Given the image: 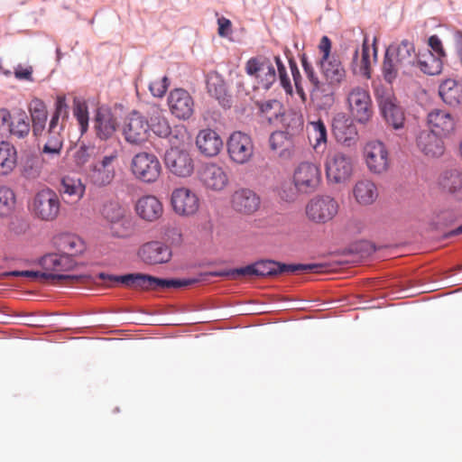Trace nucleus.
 <instances>
[{"instance_id":"obj_20","label":"nucleus","mask_w":462,"mask_h":462,"mask_svg":"<svg viewBox=\"0 0 462 462\" xmlns=\"http://www.w3.org/2000/svg\"><path fill=\"white\" fill-rule=\"evenodd\" d=\"M442 138V136H439L434 132L422 130L416 136V147L426 158H439L446 151V146Z\"/></svg>"},{"instance_id":"obj_42","label":"nucleus","mask_w":462,"mask_h":462,"mask_svg":"<svg viewBox=\"0 0 462 462\" xmlns=\"http://www.w3.org/2000/svg\"><path fill=\"white\" fill-rule=\"evenodd\" d=\"M61 187L66 201L69 203L78 202L85 193V186L79 179L64 177L61 180Z\"/></svg>"},{"instance_id":"obj_2","label":"nucleus","mask_w":462,"mask_h":462,"mask_svg":"<svg viewBox=\"0 0 462 462\" xmlns=\"http://www.w3.org/2000/svg\"><path fill=\"white\" fill-rule=\"evenodd\" d=\"M332 43L328 36H323L319 43V51L321 54L318 66L324 79L323 84H327V96L332 100L333 90L338 88L346 79V71L341 60L331 54Z\"/></svg>"},{"instance_id":"obj_34","label":"nucleus","mask_w":462,"mask_h":462,"mask_svg":"<svg viewBox=\"0 0 462 462\" xmlns=\"http://www.w3.org/2000/svg\"><path fill=\"white\" fill-rule=\"evenodd\" d=\"M353 195L357 203L367 206L373 204L378 198V189L374 182L368 179H362L356 182Z\"/></svg>"},{"instance_id":"obj_9","label":"nucleus","mask_w":462,"mask_h":462,"mask_svg":"<svg viewBox=\"0 0 462 462\" xmlns=\"http://www.w3.org/2000/svg\"><path fill=\"white\" fill-rule=\"evenodd\" d=\"M30 208L35 217L42 221L51 222L59 216L60 201L52 189H44L35 194Z\"/></svg>"},{"instance_id":"obj_39","label":"nucleus","mask_w":462,"mask_h":462,"mask_svg":"<svg viewBox=\"0 0 462 462\" xmlns=\"http://www.w3.org/2000/svg\"><path fill=\"white\" fill-rule=\"evenodd\" d=\"M301 65L311 85L310 96L312 99H318L320 97L327 96V84H323V81L319 80L314 68L310 62H309L305 55L301 57Z\"/></svg>"},{"instance_id":"obj_53","label":"nucleus","mask_w":462,"mask_h":462,"mask_svg":"<svg viewBox=\"0 0 462 462\" xmlns=\"http://www.w3.org/2000/svg\"><path fill=\"white\" fill-rule=\"evenodd\" d=\"M274 61L277 66L278 76L282 87L284 88L287 94L292 95V85L291 83V79L287 73L285 65L278 56L274 57Z\"/></svg>"},{"instance_id":"obj_43","label":"nucleus","mask_w":462,"mask_h":462,"mask_svg":"<svg viewBox=\"0 0 462 462\" xmlns=\"http://www.w3.org/2000/svg\"><path fill=\"white\" fill-rule=\"evenodd\" d=\"M8 128L11 135L15 138L23 139L28 136L31 127L26 113L19 110L14 114Z\"/></svg>"},{"instance_id":"obj_8","label":"nucleus","mask_w":462,"mask_h":462,"mask_svg":"<svg viewBox=\"0 0 462 462\" xmlns=\"http://www.w3.org/2000/svg\"><path fill=\"white\" fill-rule=\"evenodd\" d=\"M325 171L329 182L346 183L354 173L352 156L340 151L328 152L325 160Z\"/></svg>"},{"instance_id":"obj_19","label":"nucleus","mask_w":462,"mask_h":462,"mask_svg":"<svg viewBox=\"0 0 462 462\" xmlns=\"http://www.w3.org/2000/svg\"><path fill=\"white\" fill-rule=\"evenodd\" d=\"M337 201L329 197L315 198L307 205L306 213L315 223H326L337 213Z\"/></svg>"},{"instance_id":"obj_60","label":"nucleus","mask_w":462,"mask_h":462,"mask_svg":"<svg viewBox=\"0 0 462 462\" xmlns=\"http://www.w3.org/2000/svg\"><path fill=\"white\" fill-rule=\"evenodd\" d=\"M218 23V34L220 36H226L231 31V22L225 18L221 17L217 20Z\"/></svg>"},{"instance_id":"obj_21","label":"nucleus","mask_w":462,"mask_h":462,"mask_svg":"<svg viewBox=\"0 0 462 462\" xmlns=\"http://www.w3.org/2000/svg\"><path fill=\"white\" fill-rule=\"evenodd\" d=\"M137 255L145 264L157 265L170 262L172 253L168 245L159 241H151L139 247Z\"/></svg>"},{"instance_id":"obj_4","label":"nucleus","mask_w":462,"mask_h":462,"mask_svg":"<svg viewBox=\"0 0 462 462\" xmlns=\"http://www.w3.org/2000/svg\"><path fill=\"white\" fill-rule=\"evenodd\" d=\"M68 106L64 96H59L55 104V111L49 123V127L46 132V143H44L42 153L48 154L51 157H59L63 147V136L61 132L64 125L60 122L68 117Z\"/></svg>"},{"instance_id":"obj_23","label":"nucleus","mask_w":462,"mask_h":462,"mask_svg":"<svg viewBox=\"0 0 462 462\" xmlns=\"http://www.w3.org/2000/svg\"><path fill=\"white\" fill-rule=\"evenodd\" d=\"M171 113L179 119L187 120L194 112V101L189 93L183 88H175L168 97Z\"/></svg>"},{"instance_id":"obj_22","label":"nucleus","mask_w":462,"mask_h":462,"mask_svg":"<svg viewBox=\"0 0 462 462\" xmlns=\"http://www.w3.org/2000/svg\"><path fill=\"white\" fill-rule=\"evenodd\" d=\"M118 155V150H114L111 153L105 155L99 163L92 166L88 178L94 185L103 187L112 182L115 178L112 163L117 160Z\"/></svg>"},{"instance_id":"obj_26","label":"nucleus","mask_w":462,"mask_h":462,"mask_svg":"<svg viewBox=\"0 0 462 462\" xmlns=\"http://www.w3.org/2000/svg\"><path fill=\"white\" fill-rule=\"evenodd\" d=\"M118 127L116 117L106 107H99L97 110L94 129L97 136L101 140L111 138Z\"/></svg>"},{"instance_id":"obj_28","label":"nucleus","mask_w":462,"mask_h":462,"mask_svg":"<svg viewBox=\"0 0 462 462\" xmlns=\"http://www.w3.org/2000/svg\"><path fill=\"white\" fill-rule=\"evenodd\" d=\"M137 216L144 221L154 222L163 213L162 203L152 195H146L140 198L134 206Z\"/></svg>"},{"instance_id":"obj_33","label":"nucleus","mask_w":462,"mask_h":462,"mask_svg":"<svg viewBox=\"0 0 462 462\" xmlns=\"http://www.w3.org/2000/svg\"><path fill=\"white\" fill-rule=\"evenodd\" d=\"M58 250L69 257L80 254L85 250L83 240L74 234H61L55 238Z\"/></svg>"},{"instance_id":"obj_57","label":"nucleus","mask_w":462,"mask_h":462,"mask_svg":"<svg viewBox=\"0 0 462 462\" xmlns=\"http://www.w3.org/2000/svg\"><path fill=\"white\" fill-rule=\"evenodd\" d=\"M41 173V170L37 165V162L34 160H30L26 162L23 168V174L26 178L35 179Z\"/></svg>"},{"instance_id":"obj_16","label":"nucleus","mask_w":462,"mask_h":462,"mask_svg":"<svg viewBox=\"0 0 462 462\" xmlns=\"http://www.w3.org/2000/svg\"><path fill=\"white\" fill-rule=\"evenodd\" d=\"M171 204L177 215L191 217L199 211L200 200L196 191L186 187H180L172 190Z\"/></svg>"},{"instance_id":"obj_40","label":"nucleus","mask_w":462,"mask_h":462,"mask_svg":"<svg viewBox=\"0 0 462 462\" xmlns=\"http://www.w3.org/2000/svg\"><path fill=\"white\" fill-rule=\"evenodd\" d=\"M441 187L448 192L462 199V171L452 169L443 172L440 178Z\"/></svg>"},{"instance_id":"obj_54","label":"nucleus","mask_w":462,"mask_h":462,"mask_svg":"<svg viewBox=\"0 0 462 462\" xmlns=\"http://www.w3.org/2000/svg\"><path fill=\"white\" fill-rule=\"evenodd\" d=\"M289 64H290L291 76H292V79L294 81V85L296 88V91H297L298 95L300 96L301 101L303 103H305L307 100V96H306V93L301 86V75L298 69L297 63L292 60H289Z\"/></svg>"},{"instance_id":"obj_12","label":"nucleus","mask_w":462,"mask_h":462,"mask_svg":"<svg viewBox=\"0 0 462 462\" xmlns=\"http://www.w3.org/2000/svg\"><path fill=\"white\" fill-rule=\"evenodd\" d=\"M256 273L259 277L276 276L283 273L310 272L320 273L327 272V267L323 264H285L271 260H262L255 262Z\"/></svg>"},{"instance_id":"obj_44","label":"nucleus","mask_w":462,"mask_h":462,"mask_svg":"<svg viewBox=\"0 0 462 462\" xmlns=\"http://www.w3.org/2000/svg\"><path fill=\"white\" fill-rule=\"evenodd\" d=\"M308 138L317 151L327 143V128L321 120L310 122L308 125Z\"/></svg>"},{"instance_id":"obj_64","label":"nucleus","mask_w":462,"mask_h":462,"mask_svg":"<svg viewBox=\"0 0 462 462\" xmlns=\"http://www.w3.org/2000/svg\"><path fill=\"white\" fill-rule=\"evenodd\" d=\"M459 154L461 155L462 157V140L460 141L459 143Z\"/></svg>"},{"instance_id":"obj_52","label":"nucleus","mask_w":462,"mask_h":462,"mask_svg":"<svg viewBox=\"0 0 462 462\" xmlns=\"http://www.w3.org/2000/svg\"><path fill=\"white\" fill-rule=\"evenodd\" d=\"M73 114L80 125L81 131H86L88 125V111L87 105L79 100H74Z\"/></svg>"},{"instance_id":"obj_32","label":"nucleus","mask_w":462,"mask_h":462,"mask_svg":"<svg viewBox=\"0 0 462 462\" xmlns=\"http://www.w3.org/2000/svg\"><path fill=\"white\" fill-rule=\"evenodd\" d=\"M332 130L337 141L345 146L350 147L356 144L358 139V132L356 125L344 117L334 120Z\"/></svg>"},{"instance_id":"obj_15","label":"nucleus","mask_w":462,"mask_h":462,"mask_svg":"<svg viewBox=\"0 0 462 462\" xmlns=\"http://www.w3.org/2000/svg\"><path fill=\"white\" fill-rule=\"evenodd\" d=\"M321 180L319 166L311 162H302L294 171L293 183L300 193L314 192Z\"/></svg>"},{"instance_id":"obj_31","label":"nucleus","mask_w":462,"mask_h":462,"mask_svg":"<svg viewBox=\"0 0 462 462\" xmlns=\"http://www.w3.org/2000/svg\"><path fill=\"white\" fill-rule=\"evenodd\" d=\"M231 202L235 210L248 215L255 212L260 207L259 196L249 189L235 191Z\"/></svg>"},{"instance_id":"obj_37","label":"nucleus","mask_w":462,"mask_h":462,"mask_svg":"<svg viewBox=\"0 0 462 462\" xmlns=\"http://www.w3.org/2000/svg\"><path fill=\"white\" fill-rule=\"evenodd\" d=\"M442 60L436 56V54H433L431 51L426 49L417 54L416 63L423 73L433 76L441 72Z\"/></svg>"},{"instance_id":"obj_10","label":"nucleus","mask_w":462,"mask_h":462,"mask_svg":"<svg viewBox=\"0 0 462 462\" xmlns=\"http://www.w3.org/2000/svg\"><path fill=\"white\" fill-rule=\"evenodd\" d=\"M131 171L136 179L152 183L161 176L162 165L156 155L142 152L133 157Z\"/></svg>"},{"instance_id":"obj_62","label":"nucleus","mask_w":462,"mask_h":462,"mask_svg":"<svg viewBox=\"0 0 462 462\" xmlns=\"http://www.w3.org/2000/svg\"><path fill=\"white\" fill-rule=\"evenodd\" d=\"M13 119V116L11 115L10 111L6 108H0V122L3 125H8Z\"/></svg>"},{"instance_id":"obj_45","label":"nucleus","mask_w":462,"mask_h":462,"mask_svg":"<svg viewBox=\"0 0 462 462\" xmlns=\"http://www.w3.org/2000/svg\"><path fill=\"white\" fill-rule=\"evenodd\" d=\"M14 276H24L32 280H51L58 282H71L78 280L75 275L69 274H59V273H47L44 272L38 271H15L11 273Z\"/></svg>"},{"instance_id":"obj_11","label":"nucleus","mask_w":462,"mask_h":462,"mask_svg":"<svg viewBox=\"0 0 462 462\" xmlns=\"http://www.w3.org/2000/svg\"><path fill=\"white\" fill-rule=\"evenodd\" d=\"M375 97L382 116L389 125L394 129L403 127L405 116L402 107L397 104L396 97L390 89L376 88Z\"/></svg>"},{"instance_id":"obj_55","label":"nucleus","mask_w":462,"mask_h":462,"mask_svg":"<svg viewBox=\"0 0 462 462\" xmlns=\"http://www.w3.org/2000/svg\"><path fill=\"white\" fill-rule=\"evenodd\" d=\"M170 82L168 77L164 76L161 79L153 80L149 85V89L152 96L162 97L166 93Z\"/></svg>"},{"instance_id":"obj_58","label":"nucleus","mask_w":462,"mask_h":462,"mask_svg":"<svg viewBox=\"0 0 462 462\" xmlns=\"http://www.w3.org/2000/svg\"><path fill=\"white\" fill-rule=\"evenodd\" d=\"M232 275L257 276L255 263L245 267L236 268L231 272Z\"/></svg>"},{"instance_id":"obj_63","label":"nucleus","mask_w":462,"mask_h":462,"mask_svg":"<svg viewBox=\"0 0 462 462\" xmlns=\"http://www.w3.org/2000/svg\"><path fill=\"white\" fill-rule=\"evenodd\" d=\"M453 234H455V235L462 234V225L460 226H458L456 230H454Z\"/></svg>"},{"instance_id":"obj_29","label":"nucleus","mask_w":462,"mask_h":462,"mask_svg":"<svg viewBox=\"0 0 462 462\" xmlns=\"http://www.w3.org/2000/svg\"><path fill=\"white\" fill-rule=\"evenodd\" d=\"M149 122V132L152 131L156 136L160 138H167L170 139L179 134H180V131H178V134H171V128L169 124L168 119L164 116L162 110L157 106H150L147 111V117Z\"/></svg>"},{"instance_id":"obj_5","label":"nucleus","mask_w":462,"mask_h":462,"mask_svg":"<svg viewBox=\"0 0 462 462\" xmlns=\"http://www.w3.org/2000/svg\"><path fill=\"white\" fill-rule=\"evenodd\" d=\"M171 148L166 152L164 162L167 170L178 178H188L192 175L195 169L194 159L190 152L184 147L179 145L178 136L174 135L171 138Z\"/></svg>"},{"instance_id":"obj_6","label":"nucleus","mask_w":462,"mask_h":462,"mask_svg":"<svg viewBox=\"0 0 462 462\" xmlns=\"http://www.w3.org/2000/svg\"><path fill=\"white\" fill-rule=\"evenodd\" d=\"M346 100L349 116L354 121L366 125L372 119L373 102L367 88L360 86L351 88Z\"/></svg>"},{"instance_id":"obj_24","label":"nucleus","mask_w":462,"mask_h":462,"mask_svg":"<svg viewBox=\"0 0 462 462\" xmlns=\"http://www.w3.org/2000/svg\"><path fill=\"white\" fill-rule=\"evenodd\" d=\"M199 180L206 189L220 191L228 184V177L224 169L216 163H206L199 172Z\"/></svg>"},{"instance_id":"obj_61","label":"nucleus","mask_w":462,"mask_h":462,"mask_svg":"<svg viewBox=\"0 0 462 462\" xmlns=\"http://www.w3.org/2000/svg\"><path fill=\"white\" fill-rule=\"evenodd\" d=\"M169 239H171L173 242H180L181 240V230L178 226H171L167 229L166 232Z\"/></svg>"},{"instance_id":"obj_18","label":"nucleus","mask_w":462,"mask_h":462,"mask_svg":"<svg viewBox=\"0 0 462 462\" xmlns=\"http://www.w3.org/2000/svg\"><path fill=\"white\" fill-rule=\"evenodd\" d=\"M245 71L260 80L262 86L268 89L276 80V72L272 61L263 56H256L247 60Z\"/></svg>"},{"instance_id":"obj_50","label":"nucleus","mask_w":462,"mask_h":462,"mask_svg":"<svg viewBox=\"0 0 462 462\" xmlns=\"http://www.w3.org/2000/svg\"><path fill=\"white\" fill-rule=\"evenodd\" d=\"M15 203L13 190L7 187H0V217L10 214Z\"/></svg>"},{"instance_id":"obj_41","label":"nucleus","mask_w":462,"mask_h":462,"mask_svg":"<svg viewBox=\"0 0 462 462\" xmlns=\"http://www.w3.org/2000/svg\"><path fill=\"white\" fill-rule=\"evenodd\" d=\"M17 152L8 142L0 143V175H8L16 166Z\"/></svg>"},{"instance_id":"obj_49","label":"nucleus","mask_w":462,"mask_h":462,"mask_svg":"<svg viewBox=\"0 0 462 462\" xmlns=\"http://www.w3.org/2000/svg\"><path fill=\"white\" fill-rule=\"evenodd\" d=\"M280 121L286 127L285 132H290L291 136L300 132L303 128L302 116L297 113L282 114Z\"/></svg>"},{"instance_id":"obj_13","label":"nucleus","mask_w":462,"mask_h":462,"mask_svg":"<svg viewBox=\"0 0 462 462\" xmlns=\"http://www.w3.org/2000/svg\"><path fill=\"white\" fill-rule=\"evenodd\" d=\"M364 158L368 170L374 174H383L390 167L389 152L381 141L367 142L364 147Z\"/></svg>"},{"instance_id":"obj_27","label":"nucleus","mask_w":462,"mask_h":462,"mask_svg":"<svg viewBox=\"0 0 462 462\" xmlns=\"http://www.w3.org/2000/svg\"><path fill=\"white\" fill-rule=\"evenodd\" d=\"M196 145L201 154L214 157L222 150L223 141L216 131L206 128L199 132L196 137Z\"/></svg>"},{"instance_id":"obj_56","label":"nucleus","mask_w":462,"mask_h":462,"mask_svg":"<svg viewBox=\"0 0 462 462\" xmlns=\"http://www.w3.org/2000/svg\"><path fill=\"white\" fill-rule=\"evenodd\" d=\"M429 46L430 47L429 50L431 51L433 54H436V56L441 59L446 56L442 42L437 35H432L429 38Z\"/></svg>"},{"instance_id":"obj_59","label":"nucleus","mask_w":462,"mask_h":462,"mask_svg":"<svg viewBox=\"0 0 462 462\" xmlns=\"http://www.w3.org/2000/svg\"><path fill=\"white\" fill-rule=\"evenodd\" d=\"M32 67L23 68L22 66H19L14 71L15 78L18 79L32 80Z\"/></svg>"},{"instance_id":"obj_46","label":"nucleus","mask_w":462,"mask_h":462,"mask_svg":"<svg viewBox=\"0 0 462 462\" xmlns=\"http://www.w3.org/2000/svg\"><path fill=\"white\" fill-rule=\"evenodd\" d=\"M259 109L262 116L270 124L279 122L283 114L282 106L277 100L265 101L259 105Z\"/></svg>"},{"instance_id":"obj_48","label":"nucleus","mask_w":462,"mask_h":462,"mask_svg":"<svg viewBox=\"0 0 462 462\" xmlns=\"http://www.w3.org/2000/svg\"><path fill=\"white\" fill-rule=\"evenodd\" d=\"M207 88L208 93L217 99L226 95V87L222 77L217 72H210L207 76Z\"/></svg>"},{"instance_id":"obj_14","label":"nucleus","mask_w":462,"mask_h":462,"mask_svg":"<svg viewBox=\"0 0 462 462\" xmlns=\"http://www.w3.org/2000/svg\"><path fill=\"white\" fill-rule=\"evenodd\" d=\"M226 145L230 160L237 164L247 163L254 156V143L251 137L243 132H234L229 136Z\"/></svg>"},{"instance_id":"obj_35","label":"nucleus","mask_w":462,"mask_h":462,"mask_svg":"<svg viewBox=\"0 0 462 462\" xmlns=\"http://www.w3.org/2000/svg\"><path fill=\"white\" fill-rule=\"evenodd\" d=\"M439 94L447 105L457 106L462 102V83L455 79H447L440 83Z\"/></svg>"},{"instance_id":"obj_36","label":"nucleus","mask_w":462,"mask_h":462,"mask_svg":"<svg viewBox=\"0 0 462 462\" xmlns=\"http://www.w3.org/2000/svg\"><path fill=\"white\" fill-rule=\"evenodd\" d=\"M371 48L368 46L367 39L365 38L362 45L361 58L358 57V50L356 49L351 62L354 74L361 75L365 79L371 78Z\"/></svg>"},{"instance_id":"obj_38","label":"nucleus","mask_w":462,"mask_h":462,"mask_svg":"<svg viewBox=\"0 0 462 462\" xmlns=\"http://www.w3.org/2000/svg\"><path fill=\"white\" fill-rule=\"evenodd\" d=\"M32 122V134L35 137L42 136L46 126L48 112L45 104L40 99H33L30 105Z\"/></svg>"},{"instance_id":"obj_7","label":"nucleus","mask_w":462,"mask_h":462,"mask_svg":"<svg viewBox=\"0 0 462 462\" xmlns=\"http://www.w3.org/2000/svg\"><path fill=\"white\" fill-rule=\"evenodd\" d=\"M101 216L111 226L114 236L125 238L130 235L132 217L128 209L116 200L105 202L101 208Z\"/></svg>"},{"instance_id":"obj_3","label":"nucleus","mask_w":462,"mask_h":462,"mask_svg":"<svg viewBox=\"0 0 462 462\" xmlns=\"http://www.w3.org/2000/svg\"><path fill=\"white\" fill-rule=\"evenodd\" d=\"M98 277L104 282H120L127 289L141 291L157 290L161 288H181L193 283L191 280L161 279L140 273L119 276L100 273Z\"/></svg>"},{"instance_id":"obj_1","label":"nucleus","mask_w":462,"mask_h":462,"mask_svg":"<svg viewBox=\"0 0 462 462\" xmlns=\"http://www.w3.org/2000/svg\"><path fill=\"white\" fill-rule=\"evenodd\" d=\"M417 54L412 42L402 40L391 44L385 51L382 73L384 80L392 84L399 73L409 74L416 64Z\"/></svg>"},{"instance_id":"obj_51","label":"nucleus","mask_w":462,"mask_h":462,"mask_svg":"<svg viewBox=\"0 0 462 462\" xmlns=\"http://www.w3.org/2000/svg\"><path fill=\"white\" fill-rule=\"evenodd\" d=\"M97 153L93 145L80 144L73 154L74 162L78 166L85 165Z\"/></svg>"},{"instance_id":"obj_30","label":"nucleus","mask_w":462,"mask_h":462,"mask_svg":"<svg viewBox=\"0 0 462 462\" xmlns=\"http://www.w3.org/2000/svg\"><path fill=\"white\" fill-rule=\"evenodd\" d=\"M40 264L47 273H59L73 270L76 266L74 258L66 254H48L42 256L40 260Z\"/></svg>"},{"instance_id":"obj_25","label":"nucleus","mask_w":462,"mask_h":462,"mask_svg":"<svg viewBox=\"0 0 462 462\" xmlns=\"http://www.w3.org/2000/svg\"><path fill=\"white\" fill-rule=\"evenodd\" d=\"M429 131L442 137L450 136L456 128L454 116L446 110L433 109L427 116Z\"/></svg>"},{"instance_id":"obj_17","label":"nucleus","mask_w":462,"mask_h":462,"mask_svg":"<svg viewBox=\"0 0 462 462\" xmlns=\"http://www.w3.org/2000/svg\"><path fill=\"white\" fill-rule=\"evenodd\" d=\"M125 140L131 144H143L149 138V122L146 116L134 111L123 126Z\"/></svg>"},{"instance_id":"obj_47","label":"nucleus","mask_w":462,"mask_h":462,"mask_svg":"<svg viewBox=\"0 0 462 462\" xmlns=\"http://www.w3.org/2000/svg\"><path fill=\"white\" fill-rule=\"evenodd\" d=\"M291 137L290 132L276 131L273 133L269 139L271 149L279 152L280 155H283L284 152L289 151L291 147Z\"/></svg>"}]
</instances>
